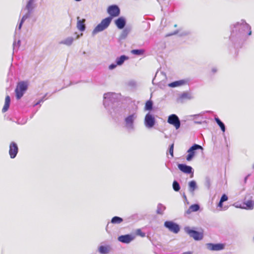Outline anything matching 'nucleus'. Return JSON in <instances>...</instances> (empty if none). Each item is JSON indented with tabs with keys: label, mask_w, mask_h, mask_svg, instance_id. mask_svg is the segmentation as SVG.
Here are the masks:
<instances>
[{
	"label": "nucleus",
	"mask_w": 254,
	"mask_h": 254,
	"mask_svg": "<svg viewBox=\"0 0 254 254\" xmlns=\"http://www.w3.org/2000/svg\"><path fill=\"white\" fill-rule=\"evenodd\" d=\"M184 197L186 199H187V197H186V195H185V194H184Z\"/></svg>",
	"instance_id": "obj_52"
},
{
	"label": "nucleus",
	"mask_w": 254,
	"mask_h": 254,
	"mask_svg": "<svg viewBox=\"0 0 254 254\" xmlns=\"http://www.w3.org/2000/svg\"><path fill=\"white\" fill-rule=\"evenodd\" d=\"M153 102L151 100H148L145 103V107H144L145 110H146V111L152 110L153 109Z\"/></svg>",
	"instance_id": "obj_32"
},
{
	"label": "nucleus",
	"mask_w": 254,
	"mask_h": 254,
	"mask_svg": "<svg viewBox=\"0 0 254 254\" xmlns=\"http://www.w3.org/2000/svg\"><path fill=\"white\" fill-rule=\"evenodd\" d=\"M77 28L78 30H79L80 31H84L85 30L86 26L84 24L85 19H82V20H80L79 18V17H77Z\"/></svg>",
	"instance_id": "obj_22"
},
{
	"label": "nucleus",
	"mask_w": 254,
	"mask_h": 254,
	"mask_svg": "<svg viewBox=\"0 0 254 254\" xmlns=\"http://www.w3.org/2000/svg\"><path fill=\"white\" fill-rule=\"evenodd\" d=\"M28 88V84L25 81H20L18 83L15 89L16 94V98L17 100L21 98L23 96L24 93L26 92Z\"/></svg>",
	"instance_id": "obj_5"
},
{
	"label": "nucleus",
	"mask_w": 254,
	"mask_h": 254,
	"mask_svg": "<svg viewBox=\"0 0 254 254\" xmlns=\"http://www.w3.org/2000/svg\"><path fill=\"white\" fill-rule=\"evenodd\" d=\"M211 71H212V72L213 73H216V72H217V68H216V67H213L212 68Z\"/></svg>",
	"instance_id": "obj_47"
},
{
	"label": "nucleus",
	"mask_w": 254,
	"mask_h": 254,
	"mask_svg": "<svg viewBox=\"0 0 254 254\" xmlns=\"http://www.w3.org/2000/svg\"><path fill=\"white\" fill-rule=\"evenodd\" d=\"M117 65H118V64H117V63L112 64L109 65V69L110 70H113V69H115L117 67Z\"/></svg>",
	"instance_id": "obj_46"
},
{
	"label": "nucleus",
	"mask_w": 254,
	"mask_h": 254,
	"mask_svg": "<svg viewBox=\"0 0 254 254\" xmlns=\"http://www.w3.org/2000/svg\"><path fill=\"white\" fill-rule=\"evenodd\" d=\"M230 41L235 49L241 48L248 37L252 35L251 26L244 19H241L231 26Z\"/></svg>",
	"instance_id": "obj_1"
},
{
	"label": "nucleus",
	"mask_w": 254,
	"mask_h": 254,
	"mask_svg": "<svg viewBox=\"0 0 254 254\" xmlns=\"http://www.w3.org/2000/svg\"><path fill=\"white\" fill-rule=\"evenodd\" d=\"M182 254H192V252L189 251V252H184Z\"/></svg>",
	"instance_id": "obj_50"
},
{
	"label": "nucleus",
	"mask_w": 254,
	"mask_h": 254,
	"mask_svg": "<svg viewBox=\"0 0 254 254\" xmlns=\"http://www.w3.org/2000/svg\"><path fill=\"white\" fill-rule=\"evenodd\" d=\"M21 41L20 40H18L17 42L15 41H14L13 43V53L15 52H17L20 46Z\"/></svg>",
	"instance_id": "obj_35"
},
{
	"label": "nucleus",
	"mask_w": 254,
	"mask_h": 254,
	"mask_svg": "<svg viewBox=\"0 0 254 254\" xmlns=\"http://www.w3.org/2000/svg\"><path fill=\"white\" fill-rule=\"evenodd\" d=\"M174 27H177V24H175V25H174Z\"/></svg>",
	"instance_id": "obj_55"
},
{
	"label": "nucleus",
	"mask_w": 254,
	"mask_h": 254,
	"mask_svg": "<svg viewBox=\"0 0 254 254\" xmlns=\"http://www.w3.org/2000/svg\"><path fill=\"white\" fill-rule=\"evenodd\" d=\"M135 238V236L131 234L121 235L118 238V240L124 244H129Z\"/></svg>",
	"instance_id": "obj_14"
},
{
	"label": "nucleus",
	"mask_w": 254,
	"mask_h": 254,
	"mask_svg": "<svg viewBox=\"0 0 254 254\" xmlns=\"http://www.w3.org/2000/svg\"><path fill=\"white\" fill-rule=\"evenodd\" d=\"M145 126L148 128L153 127L155 124V119L154 116L150 113H148L144 118Z\"/></svg>",
	"instance_id": "obj_10"
},
{
	"label": "nucleus",
	"mask_w": 254,
	"mask_h": 254,
	"mask_svg": "<svg viewBox=\"0 0 254 254\" xmlns=\"http://www.w3.org/2000/svg\"><path fill=\"white\" fill-rule=\"evenodd\" d=\"M223 202H224L221 201L220 200V201H219V203H218V207H221L222 206V205H223Z\"/></svg>",
	"instance_id": "obj_48"
},
{
	"label": "nucleus",
	"mask_w": 254,
	"mask_h": 254,
	"mask_svg": "<svg viewBox=\"0 0 254 254\" xmlns=\"http://www.w3.org/2000/svg\"><path fill=\"white\" fill-rule=\"evenodd\" d=\"M131 30V27L128 26L126 27L121 33L120 39L121 40L125 39L127 36L128 34L130 32Z\"/></svg>",
	"instance_id": "obj_23"
},
{
	"label": "nucleus",
	"mask_w": 254,
	"mask_h": 254,
	"mask_svg": "<svg viewBox=\"0 0 254 254\" xmlns=\"http://www.w3.org/2000/svg\"><path fill=\"white\" fill-rule=\"evenodd\" d=\"M144 51L142 49H134L131 51V53L138 56H140L143 54Z\"/></svg>",
	"instance_id": "obj_38"
},
{
	"label": "nucleus",
	"mask_w": 254,
	"mask_h": 254,
	"mask_svg": "<svg viewBox=\"0 0 254 254\" xmlns=\"http://www.w3.org/2000/svg\"><path fill=\"white\" fill-rule=\"evenodd\" d=\"M75 1H81L82 0H74Z\"/></svg>",
	"instance_id": "obj_53"
},
{
	"label": "nucleus",
	"mask_w": 254,
	"mask_h": 254,
	"mask_svg": "<svg viewBox=\"0 0 254 254\" xmlns=\"http://www.w3.org/2000/svg\"><path fill=\"white\" fill-rule=\"evenodd\" d=\"M188 187L189 190L191 193H193L194 190L197 188L196 183L194 180H192L189 183Z\"/></svg>",
	"instance_id": "obj_26"
},
{
	"label": "nucleus",
	"mask_w": 254,
	"mask_h": 254,
	"mask_svg": "<svg viewBox=\"0 0 254 254\" xmlns=\"http://www.w3.org/2000/svg\"><path fill=\"white\" fill-rule=\"evenodd\" d=\"M184 230L190 237L193 238L196 241L201 240L203 238V234L202 233L192 230L189 227H185Z\"/></svg>",
	"instance_id": "obj_7"
},
{
	"label": "nucleus",
	"mask_w": 254,
	"mask_h": 254,
	"mask_svg": "<svg viewBox=\"0 0 254 254\" xmlns=\"http://www.w3.org/2000/svg\"><path fill=\"white\" fill-rule=\"evenodd\" d=\"M111 250V246L109 245L101 246L98 248V252L101 254H108Z\"/></svg>",
	"instance_id": "obj_24"
},
{
	"label": "nucleus",
	"mask_w": 254,
	"mask_h": 254,
	"mask_svg": "<svg viewBox=\"0 0 254 254\" xmlns=\"http://www.w3.org/2000/svg\"><path fill=\"white\" fill-rule=\"evenodd\" d=\"M74 40V39L73 37H68L66 38H65L64 40L60 42V44H64L66 46H70L72 44Z\"/></svg>",
	"instance_id": "obj_28"
},
{
	"label": "nucleus",
	"mask_w": 254,
	"mask_h": 254,
	"mask_svg": "<svg viewBox=\"0 0 254 254\" xmlns=\"http://www.w3.org/2000/svg\"><path fill=\"white\" fill-rule=\"evenodd\" d=\"M214 120L216 123L217 124V125L220 127L221 130L223 132H225L226 130V127L224 124L218 117H215Z\"/></svg>",
	"instance_id": "obj_31"
},
{
	"label": "nucleus",
	"mask_w": 254,
	"mask_h": 254,
	"mask_svg": "<svg viewBox=\"0 0 254 254\" xmlns=\"http://www.w3.org/2000/svg\"><path fill=\"white\" fill-rule=\"evenodd\" d=\"M167 122L170 125L175 127L176 129L181 127V121L179 117L176 114H171L168 117Z\"/></svg>",
	"instance_id": "obj_11"
},
{
	"label": "nucleus",
	"mask_w": 254,
	"mask_h": 254,
	"mask_svg": "<svg viewBox=\"0 0 254 254\" xmlns=\"http://www.w3.org/2000/svg\"><path fill=\"white\" fill-rule=\"evenodd\" d=\"M194 97L192 93L189 92H184L177 98L178 102L183 103L185 100H191Z\"/></svg>",
	"instance_id": "obj_16"
},
{
	"label": "nucleus",
	"mask_w": 254,
	"mask_h": 254,
	"mask_svg": "<svg viewBox=\"0 0 254 254\" xmlns=\"http://www.w3.org/2000/svg\"><path fill=\"white\" fill-rule=\"evenodd\" d=\"M106 110L114 118L121 116L124 111V108L121 106H118L117 104L113 105L109 108V109Z\"/></svg>",
	"instance_id": "obj_6"
},
{
	"label": "nucleus",
	"mask_w": 254,
	"mask_h": 254,
	"mask_svg": "<svg viewBox=\"0 0 254 254\" xmlns=\"http://www.w3.org/2000/svg\"><path fill=\"white\" fill-rule=\"evenodd\" d=\"M172 187L175 191H179L181 189L179 183L176 180L173 181Z\"/></svg>",
	"instance_id": "obj_37"
},
{
	"label": "nucleus",
	"mask_w": 254,
	"mask_h": 254,
	"mask_svg": "<svg viewBox=\"0 0 254 254\" xmlns=\"http://www.w3.org/2000/svg\"><path fill=\"white\" fill-rule=\"evenodd\" d=\"M198 149H203L202 147L198 144H194L187 151L188 155L186 156V160L190 161L192 160L195 154V151Z\"/></svg>",
	"instance_id": "obj_8"
},
{
	"label": "nucleus",
	"mask_w": 254,
	"mask_h": 254,
	"mask_svg": "<svg viewBox=\"0 0 254 254\" xmlns=\"http://www.w3.org/2000/svg\"><path fill=\"white\" fill-rule=\"evenodd\" d=\"M123 221V219L119 216L113 217L111 221L112 224H120Z\"/></svg>",
	"instance_id": "obj_33"
},
{
	"label": "nucleus",
	"mask_w": 254,
	"mask_h": 254,
	"mask_svg": "<svg viewBox=\"0 0 254 254\" xmlns=\"http://www.w3.org/2000/svg\"><path fill=\"white\" fill-rule=\"evenodd\" d=\"M10 103V98L9 96L7 95L5 97L4 105L2 109V112L3 113H5V112H6L8 110V109L9 107Z\"/></svg>",
	"instance_id": "obj_27"
},
{
	"label": "nucleus",
	"mask_w": 254,
	"mask_h": 254,
	"mask_svg": "<svg viewBox=\"0 0 254 254\" xmlns=\"http://www.w3.org/2000/svg\"><path fill=\"white\" fill-rule=\"evenodd\" d=\"M178 167L181 171L184 173L187 174H193V169L190 166H188L185 164H178Z\"/></svg>",
	"instance_id": "obj_17"
},
{
	"label": "nucleus",
	"mask_w": 254,
	"mask_h": 254,
	"mask_svg": "<svg viewBox=\"0 0 254 254\" xmlns=\"http://www.w3.org/2000/svg\"><path fill=\"white\" fill-rule=\"evenodd\" d=\"M107 12L111 17H117L120 14V9L117 5H111L108 7Z\"/></svg>",
	"instance_id": "obj_12"
},
{
	"label": "nucleus",
	"mask_w": 254,
	"mask_h": 254,
	"mask_svg": "<svg viewBox=\"0 0 254 254\" xmlns=\"http://www.w3.org/2000/svg\"><path fill=\"white\" fill-rule=\"evenodd\" d=\"M188 81L189 80L188 79H183L171 82L168 84V86L171 88L182 86L187 84L188 83Z\"/></svg>",
	"instance_id": "obj_18"
},
{
	"label": "nucleus",
	"mask_w": 254,
	"mask_h": 254,
	"mask_svg": "<svg viewBox=\"0 0 254 254\" xmlns=\"http://www.w3.org/2000/svg\"><path fill=\"white\" fill-rule=\"evenodd\" d=\"M190 33V31L189 30H176L174 32L172 33H169L166 35L167 37L171 36L172 35H176L177 34H179V35L180 36H184L189 35Z\"/></svg>",
	"instance_id": "obj_21"
},
{
	"label": "nucleus",
	"mask_w": 254,
	"mask_h": 254,
	"mask_svg": "<svg viewBox=\"0 0 254 254\" xmlns=\"http://www.w3.org/2000/svg\"><path fill=\"white\" fill-rule=\"evenodd\" d=\"M36 7V0H27L25 9L34 11Z\"/></svg>",
	"instance_id": "obj_20"
},
{
	"label": "nucleus",
	"mask_w": 254,
	"mask_h": 254,
	"mask_svg": "<svg viewBox=\"0 0 254 254\" xmlns=\"http://www.w3.org/2000/svg\"><path fill=\"white\" fill-rule=\"evenodd\" d=\"M228 197L227 196V195L225 194H222V195L221 197L220 200L221 201L224 202L225 201H227L228 200Z\"/></svg>",
	"instance_id": "obj_45"
},
{
	"label": "nucleus",
	"mask_w": 254,
	"mask_h": 254,
	"mask_svg": "<svg viewBox=\"0 0 254 254\" xmlns=\"http://www.w3.org/2000/svg\"><path fill=\"white\" fill-rule=\"evenodd\" d=\"M48 95V93H46L41 99H40L37 102H36L34 105V106H36L37 105H39L41 103L43 102L45 100H46L47 98H46V97Z\"/></svg>",
	"instance_id": "obj_40"
},
{
	"label": "nucleus",
	"mask_w": 254,
	"mask_h": 254,
	"mask_svg": "<svg viewBox=\"0 0 254 254\" xmlns=\"http://www.w3.org/2000/svg\"><path fill=\"white\" fill-rule=\"evenodd\" d=\"M103 105L106 109L116 104L118 101V94L113 92L105 93L103 96Z\"/></svg>",
	"instance_id": "obj_3"
},
{
	"label": "nucleus",
	"mask_w": 254,
	"mask_h": 254,
	"mask_svg": "<svg viewBox=\"0 0 254 254\" xmlns=\"http://www.w3.org/2000/svg\"><path fill=\"white\" fill-rule=\"evenodd\" d=\"M205 186L209 189L211 186V180L209 177H206L205 178Z\"/></svg>",
	"instance_id": "obj_39"
},
{
	"label": "nucleus",
	"mask_w": 254,
	"mask_h": 254,
	"mask_svg": "<svg viewBox=\"0 0 254 254\" xmlns=\"http://www.w3.org/2000/svg\"><path fill=\"white\" fill-rule=\"evenodd\" d=\"M24 22V21L21 19L19 23L18 24V25L16 27V29L20 30Z\"/></svg>",
	"instance_id": "obj_42"
},
{
	"label": "nucleus",
	"mask_w": 254,
	"mask_h": 254,
	"mask_svg": "<svg viewBox=\"0 0 254 254\" xmlns=\"http://www.w3.org/2000/svg\"><path fill=\"white\" fill-rule=\"evenodd\" d=\"M164 226L170 231L177 234L180 230V226L172 221H166L164 222Z\"/></svg>",
	"instance_id": "obj_9"
},
{
	"label": "nucleus",
	"mask_w": 254,
	"mask_h": 254,
	"mask_svg": "<svg viewBox=\"0 0 254 254\" xmlns=\"http://www.w3.org/2000/svg\"><path fill=\"white\" fill-rule=\"evenodd\" d=\"M200 208V206L198 204H194L190 205L187 210V213H190L191 212H196L198 211Z\"/></svg>",
	"instance_id": "obj_30"
},
{
	"label": "nucleus",
	"mask_w": 254,
	"mask_h": 254,
	"mask_svg": "<svg viewBox=\"0 0 254 254\" xmlns=\"http://www.w3.org/2000/svg\"><path fill=\"white\" fill-rule=\"evenodd\" d=\"M165 209V206L162 203H158L157 207L156 213L157 214L163 215Z\"/></svg>",
	"instance_id": "obj_29"
},
{
	"label": "nucleus",
	"mask_w": 254,
	"mask_h": 254,
	"mask_svg": "<svg viewBox=\"0 0 254 254\" xmlns=\"http://www.w3.org/2000/svg\"><path fill=\"white\" fill-rule=\"evenodd\" d=\"M112 21V17H108L103 19L101 22L98 24L92 31V35H94L98 32L103 31L108 28Z\"/></svg>",
	"instance_id": "obj_4"
},
{
	"label": "nucleus",
	"mask_w": 254,
	"mask_h": 254,
	"mask_svg": "<svg viewBox=\"0 0 254 254\" xmlns=\"http://www.w3.org/2000/svg\"><path fill=\"white\" fill-rule=\"evenodd\" d=\"M174 143H172L169 148V152L172 157H174Z\"/></svg>",
	"instance_id": "obj_41"
},
{
	"label": "nucleus",
	"mask_w": 254,
	"mask_h": 254,
	"mask_svg": "<svg viewBox=\"0 0 254 254\" xmlns=\"http://www.w3.org/2000/svg\"><path fill=\"white\" fill-rule=\"evenodd\" d=\"M128 85L131 87H135L136 85V82L134 80H130L128 82Z\"/></svg>",
	"instance_id": "obj_44"
},
{
	"label": "nucleus",
	"mask_w": 254,
	"mask_h": 254,
	"mask_svg": "<svg viewBox=\"0 0 254 254\" xmlns=\"http://www.w3.org/2000/svg\"><path fill=\"white\" fill-rule=\"evenodd\" d=\"M253 169H254V165L253 166Z\"/></svg>",
	"instance_id": "obj_56"
},
{
	"label": "nucleus",
	"mask_w": 254,
	"mask_h": 254,
	"mask_svg": "<svg viewBox=\"0 0 254 254\" xmlns=\"http://www.w3.org/2000/svg\"><path fill=\"white\" fill-rule=\"evenodd\" d=\"M194 123L195 124H202V121H195L194 122Z\"/></svg>",
	"instance_id": "obj_51"
},
{
	"label": "nucleus",
	"mask_w": 254,
	"mask_h": 254,
	"mask_svg": "<svg viewBox=\"0 0 254 254\" xmlns=\"http://www.w3.org/2000/svg\"><path fill=\"white\" fill-rule=\"evenodd\" d=\"M128 59V57L126 55H122L116 59V63L118 65H122Z\"/></svg>",
	"instance_id": "obj_25"
},
{
	"label": "nucleus",
	"mask_w": 254,
	"mask_h": 254,
	"mask_svg": "<svg viewBox=\"0 0 254 254\" xmlns=\"http://www.w3.org/2000/svg\"><path fill=\"white\" fill-rule=\"evenodd\" d=\"M250 176V175L249 174L247 176L245 177V178H244V183H247V180H248V178Z\"/></svg>",
	"instance_id": "obj_49"
},
{
	"label": "nucleus",
	"mask_w": 254,
	"mask_h": 254,
	"mask_svg": "<svg viewBox=\"0 0 254 254\" xmlns=\"http://www.w3.org/2000/svg\"><path fill=\"white\" fill-rule=\"evenodd\" d=\"M79 35H77V36H76V38H77V39L79 38Z\"/></svg>",
	"instance_id": "obj_54"
},
{
	"label": "nucleus",
	"mask_w": 254,
	"mask_h": 254,
	"mask_svg": "<svg viewBox=\"0 0 254 254\" xmlns=\"http://www.w3.org/2000/svg\"><path fill=\"white\" fill-rule=\"evenodd\" d=\"M136 234L142 237H144L145 236V234L144 232H142L140 229L137 230Z\"/></svg>",
	"instance_id": "obj_43"
},
{
	"label": "nucleus",
	"mask_w": 254,
	"mask_h": 254,
	"mask_svg": "<svg viewBox=\"0 0 254 254\" xmlns=\"http://www.w3.org/2000/svg\"><path fill=\"white\" fill-rule=\"evenodd\" d=\"M206 247L210 251H218L223 250L225 248V245L221 243H207L206 244Z\"/></svg>",
	"instance_id": "obj_15"
},
{
	"label": "nucleus",
	"mask_w": 254,
	"mask_h": 254,
	"mask_svg": "<svg viewBox=\"0 0 254 254\" xmlns=\"http://www.w3.org/2000/svg\"><path fill=\"white\" fill-rule=\"evenodd\" d=\"M116 26L119 29H123L126 24V20L124 17H120L115 21Z\"/></svg>",
	"instance_id": "obj_19"
},
{
	"label": "nucleus",
	"mask_w": 254,
	"mask_h": 254,
	"mask_svg": "<svg viewBox=\"0 0 254 254\" xmlns=\"http://www.w3.org/2000/svg\"><path fill=\"white\" fill-rule=\"evenodd\" d=\"M246 205V208L248 209H253L254 206V201L251 200H249L244 202Z\"/></svg>",
	"instance_id": "obj_34"
},
{
	"label": "nucleus",
	"mask_w": 254,
	"mask_h": 254,
	"mask_svg": "<svg viewBox=\"0 0 254 254\" xmlns=\"http://www.w3.org/2000/svg\"><path fill=\"white\" fill-rule=\"evenodd\" d=\"M18 152V147L17 143L12 141L9 144V154L11 159L16 157Z\"/></svg>",
	"instance_id": "obj_13"
},
{
	"label": "nucleus",
	"mask_w": 254,
	"mask_h": 254,
	"mask_svg": "<svg viewBox=\"0 0 254 254\" xmlns=\"http://www.w3.org/2000/svg\"><path fill=\"white\" fill-rule=\"evenodd\" d=\"M138 117L136 111L129 112L124 119V127L128 132L133 131L135 129L134 123Z\"/></svg>",
	"instance_id": "obj_2"
},
{
	"label": "nucleus",
	"mask_w": 254,
	"mask_h": 254,
	"mask_svg": "<svg viewBox=\"0 0 254 254\" xmlns=\"http://www.w3.org/2000/svg\"><path fill=\"white\" fill-rule=\"evenodd\" d=\"M27 12L22 16L21 19L25 21L27 19L30 18L31 16V14L34 12L33 11L30 10H26Z\"/></svg>",
	"instance_id": "obj_36"
}]
</instances>
